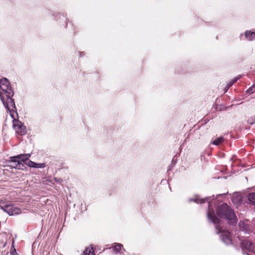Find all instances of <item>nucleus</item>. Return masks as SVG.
Listing matches in <instances>:
<instances>
[{
	"label": "nucleus",
	"mask_w": 255,
	"mask_h": 255,
	"mask_svg": "<svg viewBox=\"0 0 255 255\" xmlns=\"http://www.w3.org/2000/svg\"><path fill=\"white\" fill-rule=\"evenodd\" d=\"M226 194H218L216 196V199L219 196H225ZM215 197L213 195L212 197H207L205 198H201L199 196L196 195L194 198H190L189 201H193L197 204H202L206 201L208 202V211L207 212V217L210 221L214 224L216 225V229L217 233H221V239L226 245H229L232 244L230 233L219 225L220 224V220L218 219L215 215L214 211L212 207V200L215 199Z\"/></svg>",
	"instance_id": "f257e3e1"
},
{
	"label": "nucleus",
	"mask_w": 255,
	"mask_h": 255,
	"mask_svg": "<svg viewBox=\"0 0 255 255\" xmlns=\"http://www.w3.org/2000/svg\"><path fill=\"white\" fill-rule=\"evenodd\" d=\"M13 91L9 81L6 78L0 80V99L10 116L16 115V107L12 97Z\"/></svg>",
	"instance_id": "f03ea898"
},
{
	"label": "nucleus",
	"mask_w": 255,
	"mask_h": 255,
	"mask_svg": "<svg viewBox=\"0 0 255 255\" xmlns=\"http://www.w3.org/2000/svg\"><path fill=\"white\" fill-rule=\"evenodd\" d=\"M216 214L219 217L227 219L230 224H234L237 222V217L234 212L226 203L222 204L218 207L216 209Z\"/></svg>",
	"instance_id": "7ed1b4c3"
},
{
	"label": "nucleus",
	"mask_w": 255,
	"mask_h": 255,
	"mask_svg": "<svg viewBox=\"0 0 255 255\" xmlns=\"http://www.w3.org/2000/svg\"><path fill=\"white\" fill-rule=\"evenodd\" d=\"M11 118L13 119V128L15 131L16 134L23 135L26 134V127L24 126L23 124L20 121L16 119L17 117V113L16 111V115H14L13 117L10 116Z\"/></svg>",
	"instance_id": "20e7f679"
},
{
	"label": "nucleus",
	"mask_w": 255,
	"mask_h": 255,
	"mask_svg": "<svg viewBox=\"0 0 255 255\" xmlns=\"http://www.w3.org/2000/svg\"><path fill=\"white\" fill-rule=\"evenodd\" d=\"M0 208L10 216L18 215L21 213V210L19 208L12 205L8 204L2 201H0Z\"/></svg>",
	"instance_id": "39448f33"
},
{
	"label": "nucleus",
	"mask_w": 255,
	"mask_h": 255,
	"mask_svg": "<svg viewBox=\"0 0 255 255\" xmlns=\"http://www.w3.org/2000/svg\"><path fill=\"white\" fill-rule=\"evenodd\" d=\"M8 166L11 168L21 170L23 169L24 167L23 164L20 161H19L15 156L10 157Z\"/></svg>",
	"instance_id": "423d86ee"
},
{
	"label": "nucleus",
	"mask_w": 255,
	"mask_h": 255,
	"mask_svg": "<svg viewBox=\"0 0 255 255\" xmlns=\"http://www.w3.org/2000/svg\"><path fill=\"white\" fill-rule=\"evenodd\" d=\"M239 240L241 241V247L243 250H245L247 251L255 253V244L252 243L247 240H242L240 239H239Z\"/></svg>",
	"instance_id": "0eeeda50"
},
{
	"label": "nucleus",
	"mask_w": 255,
	"mask_h": 255,
	"mask_svg": "<svg viewBox=\"0 0 255 255\" xmlns=\"http://www.w3.org/2000/svg\"><path fill=\"white\" fill-rule=\"evenodd\" d=\"M239 226L241 229V230L243 232H244L246 233L249 234L251 231V229L249 227V226L243 221H241L239 223Z\"/></svg>",
	"instance_id": "6e6552de"
},
{
	"label": "nucleus",
	"mask_w": 255,
	"mask_h": 255,
	"mask_svg": "<svg viewBox=\"0 0 255 255\" xmlns=\"http://www.w3.org/2000/svg\"><path fill=\"white\" fill-rule=\"evenodd\" d=\"M246 39L252 41L255 40V32L251 30H246L244 33Z\"/></svg>",
	"instance_id": "1a4fd4ad"
},
{
	"label": "nucleus",
	"mask_w": 255,
	"mask_h": 255,
	"mask_svg": "<svg viewBox=\"0 0 255 255\" xmlns=\"http://www.w3.org/2000/svg\"><path fill=\"white\" fill-rule=\"evenodd\" d=\"M232 202L237 206L240 204L242 201V197L241 195L238 194H234L232 197Z\"/></svg>",
	"instance_id": "9d476101"
},
{
	"label": "nucleus",
	"mask_w": 255,
	"mask_h": 255,
	"mask_svg": "<svg viewBox=\"0 0 255 255\" xmlns=\"http://www.w3.org/2000/svg\"><path fill=\"white\" fill-rule=\"evenodd\" d=\"M30 154L28 153L25 154H21L15 156L17 157V159L20 161L21 162H24L28 160L29 157H30Z\"/></svg>",
	"instance_id": "9b49d317"
},
{
	"label": "nucleus",
	"mask_w": 255,
	"mask_h": 255,
	"mask_svg": "<svg viewBox=\"0 0 255 255\" xmlns=\"http://www.w3.org/2000/svg\"><path fill=\"white\" fill-rule=\"evenodd\" d=\"M249 203L255 205V193H250L248 196Z\"/></svg>",
	"instance_id": "f8f14e48"
},
{
	"label": "nucleus",
	"mask_w": 255,
	"mask_h": 255,
	"mask_svg": "<svg viewBox=\"0 0 255 255\" xmlns=\"http://www.w3.org/2000/svg\"><path fill=\"white\" fill-rule=\"evenodd\" d=\"M240 77H236L234 78L233 79L229 81L227 84L226 91H227L228 89L231 86H232L235 82H236L240 79Z\"/></svg>",
	"instance_id": "ddd939ff"
},
{
	"label": "nucleus",
	"mask_w": 255,
	"mask_h": 255,
	"mask_svg": "<svg viewBox=\"0 0 255 255\" xmlns=\"http://www.w3.org/2000/svg\"><path fill=\"white\" fill-rule=\"evenodd\" d=\"M83 255H95L93 248L92 247L86 248L83 253Z\"/></svg>",
	"instance_id": "4468645a"
},
{
	"label": "nucleus",
	"mask_w": 255,
	"mask_h": 255,
	"mask_svg": "<svg viewBox=\"0 0 255 255\" xmlns=\"http://www.w3.org/2000/svg\"><path fill=\"white\" fill-rule=\"evenodd\" d=\"M224 141V138L223 137H218L215 139L214 140H213L212 141V143L215 145H218L221 143H222Z\"/></svg>",
	"instance_id": "2eb2a0df"
},
{
	"label": "nucleus",
	"mask_w": 255,
	"mask_h": 255,
	"mask_svg": "<svg viewBox=\"0 0 255 255\" xmlns=\"http://www.w3.org/2000/svg\"><path fill=\"white\" fill-rule=\"evenodd\" d=\"M123 248V245L121 244H117L113 248V250L116 253H118Z\"/></svg>",
	"instance_id": "dca6fc26"
},
{
	"label": "nucleus",
	"mask_w": 255,
	"mask_h": 255,
	"mask_svg": "<svg viewBox=\"0 0 255 255\" xmlns=\"http://www.w3.org/2000/svg\"><path fill=\"white\" fill-rule=\"evenodd\" d=\"M34 165L35 166H34V168H43L46 166V165L44 163H37L35 162Z\"/></svg>",
	"instance_id": "f3484780"
},
{
	"label": "nucleus",
	"mask_w": 255,
	"mask_h": 255,
	"mask_svg": "<svg viewBox=\"0 0 255 255\" xmlns=\"http://www.w3.org/2000/svg\"><path fill=\"white\" fill-rule=\"evenodd\" d=\"M247 92L248 94H252L255 93V85L251 87L247 91Z\"/></svg>",
	"instance_id": "a211bd4d"
},
{
	"label": "nucleus",
	"mask_w": 255,
	"mask_h": 255,
	"mask_svg": "<svg viewBox=\"0 0 255 255\" xmlns=\"http://www.w3.org/2000/svg\"><path fill=\"white\" fill-rule=\"evenodd\" d=\"M25 164L30 167H34V166H35L34 165H35V162L31 160H28L27 162L25 163Z\"/></svg>",
	"instance_id": "6ab92c4d"
},
{
	"label": "nucleus",
	"mask_w": 255,
	"mask_h": 255,
	"mask_svg": "<svg viewBox=\"0 0 255 255\" xmlns=\"http://www.w3.org/2000/svg\"><path fill=\"white\" fill-rule=\"evenodd\" d=\"M249 124L253 125L255 123V118L254 119H250L248 120Z\"/></svg>",
	"instance_id": "aec40b11"
},
{
	"label": "nucleus",
	"mask_w": 255,
	"mask_h": 255,
	"mask_svg": "<svg viewBox=\"0 0 255 255\" xmlns=\"http://www.w3.org/2000/svg\"><path fill=\"white\" fill-rule=\"evenodd\" d=\"M55 180L56 181H57V182H59V183H60V182L62 181V179H56V178H55Z\"/></svg>",
	"instance_id": "412c9836"
}]
</instances>
